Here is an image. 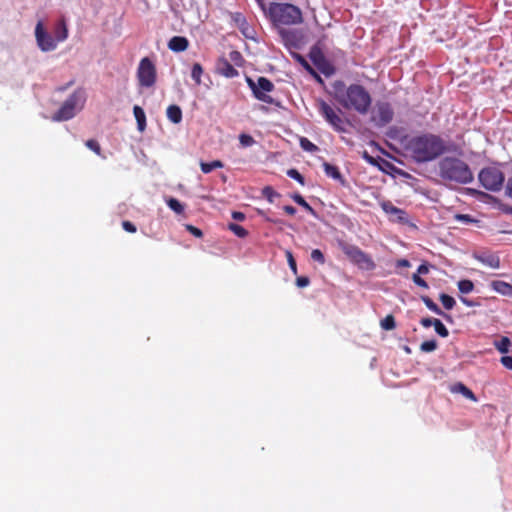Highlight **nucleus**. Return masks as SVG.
Returning a JSON list of instances; mask_svg holds the SVG:
<instances>
[{"instance_id":"nucleus-1","label":"nucleus","mask_w":512,"mask_h":512,"mask_svg":"<svg viewBox=\"0 0 512 512\" xmlns=\"http://www.w3.org/2000/svg\"><path fill=\"white\" fill-rule=\"evenodd\" d=\"M335 99L346 110H352L360 115H366L372 105V96L368 89L358 83L346 85L338 80L333 83Z\"/></svg>"},{"instance_id":"nucleus-2","label":"nucleus","mask_w":512,"mask_h":512,"mask_svg":"<svg viewBox=\"0 0 512 512\" xmlns=\"http://www.w3.org/2000/svg\"><path fill=\"white\" fill-rule=\"evenodd\" d=\"M405 148L416 162L424 163L442 155L446 151V144L440 136L426 133L412 137Z\"/></svg>"},{"instance_id":"nucleus-3","label":"nucleus","mask_w":512,"mask_h":512,"mask_svg":"<svg viewBox=\"0 0 512 512\" xmlns=\"http://www.w3.org/2000/svg\"><path fill=\"white\" fill-rule=\"evenodd\" d=\"M438 175L445 182L459 185L469 184L474 179L469 165L464 160L454 156H446L439 161Z\"/></svg>"},{"instance_id":"nucleus-4","label":"nucleus","mask_w":512,"mask_h":512,"mask_svg":"<svg viewBox=\"0 0 512 512\" xmlns=\"http://www.w3.org/2000/svg\"><path fill=\"white\" fill-rule=\"evenodd\" d=\"M260 9L270 19L280 25H297L303 22L302 11L299 7L290 3L272 2L269 5L265 0H255Z\"/></svg>"},{"instance_id":"nucleus-5","label":"nucleus","mask_w":512,"mask_h":512,"mask_svg":"<svg viewBox=\"0 0 512 512\" xmlns=\"http://www.w3.org/2000/svg\"><path fill=\"white\" fill-rule=\"evenodd\" d=\"M315 106L318 113L334 131L338 133L349 132V128L352 127V123L344 116V113L340 108L329 104L323 99H317Z\"/></svg>"},{"instance_id":"nucleus-6","label":"nucleus","mask_w":512,"mask_h":512,"mask_svg":"<svg viewBox=\"0 0 512 512\" xmlns=\"http://www.w3.org/2000/svg\"><path fill=\"white\" fill-rule=\"evenodd\" d=\"M86 101V94L82 88L76 89L68 99L64 101L59 110L52 116L54 121H67L72 119L77 110H81Z\"/></svg>"},{"instance_id":"nucleus-7","label":"nucleus","mask_w":512,"mask_h":512,"mask_svg":"<svg viewBox=\"0 0 512 512\" xmlns=\"http://www.w3.org/2000/svg\"><path fill=\"white\" fill-rule=\"evenodd\" d=\"M249 88L252 90L254 97L267 104H273L274 99L268 94L274 90V84L266 77H258L255 82L253 79L247 77L246 79Z\"/></svg>"},{"instance_id":"nucleus-8","label":"nucleus","mask_w":512,"mask_h":512,"mask_svg":"<svg viewBox=\"0 0 512 512\" xmlns=\"http://www.w3.org/2000/svg\"><path fill=\"white\" fill-rule=\"evenodd\" d=\"M481 185L490 191L501 190L505 177L503 172L496 167L483 168L478 175Z\"/></svg>"},{"instance_id":"nucleus-9","label":"nucleus","mask_w":512,"mask_h":512,"mask_svg":"<svg viewBox=\"0 0 512 512\" xmlns=\"http://www.w3.org/2000/svg\"><path fill=\"white\" fill-rule=\"evenodd\" d=\"M341 249L349 260L361 269L373 270L375 263L372 258L362 251L358 246L351 244H342Z\"/></svg>"},{"instance_id":"nucleus-10","label":"nucleus","mask_w":512,"mask_h":512,"mask_svg":"<svg viewBox=\"0 0 512 512\" xmlns=\"http://www.w3.org/2000/svg\"><path fill=\"white\" fill-rule=\"evenodd\" d=\"M137 78L139 85L142 87H152L156 82V68L154 63L148 58L144 57L140 60Z\"/></svg>"},{"instance_id":"nucleus-11","label":"nucleus","mask_w":512,"mask_h":512,"mask_svg":"<svg viewBox=\"0 0 512 512\" xmlns=\"http://www.w3.org/2000/svg\"><path fill=\"white\" fill-rule=\"evenodd\" d=\"M393 116L394 111L388 102H377L371 115V121L376 126L383 127L392 121Z\"/></svg>"},{"instance_id":"nucleus-12","label":"nucleus","mask_w":512,"mask_h":512,"mask_svg":"<svg viewBox=\"0 0 512 512\" xmlns=\"http://www.w3.org/2000/svg\"><path fill=\"white\" fill-rule=\"evenodd\" d=\"M35 37L39 48L44 52L52 51L57 46L56 40L44 30L41 21L35 27Z\"/></svg>"},{"instance_id":"nucleus-13","label":"nucleus","mask_w":512,"mask_h":512,"mask_svg":"<svg viewBox=\"0 0 512 512\" xmlns=\"http://www.w3.org/2000/svg\"><path fill=\"white\" fill-rule=\"evenodd\" d=\"M310 58L312 62L324 73L326 76H329L334 73V68L332 65L325 59L324 55L320 50L313 48L310 53Z\"/></svg>"},{"instance_id":"nucleus-14","label":"nucleus","mask_w":512,"mask_h":512,"mask_svg":"<svg viewBox=\"0 0 512 512\" xmlns=\"http://www.w3.org/2000/svg\"><path fill=\"white\" fill-rule=\"evenodd\" d=\"M310 58L312 62L324 73L326 76H329L334 73V68L332 65L325 59L324 55L320 50L313 48L310 53Z\"/></svg>"},{"instance_id":"nucleus-15","label":"nucleus","mask_w":512,"mask_h":512,"mask_svg":"<svg viewBox=\"0 0 512 512\" xmlns=\"http://www.w3.org/2000/svg\"><path fill=\"white\" fill-rule=\"evenodd\" d=\"M216 71L226 78H234L239 75L238 70L224 57L218 59Z\"/></svg>"},{"instance_id":"nucleus-16","label":"nucleus","mask_w":512,"mask_h":512,"mask_svg":"<svg viewBox=\"0 0 512 512\" xmlns=\"http://www.w3.org/2000/svg\"><path fill=\"white\" fill-rule=\"evenodd\" d=\"M189 47V41L184 36H173L168 42V48L173 52H183Z\"/></svg>"},{"instance_id":"nucleus-17","label":"nucleus","mask_w":512,"mask_h":512,"mask_svg":"<svg viewBox=\"0 0 512 512\" xmlns=\"http://www.w3.org/2000/svg\"><path fill=\"white\" fill-rule=\"evenodd\" d=\"M450 391L452 393L462 394L465 398H467V399H469L471 401H474V402L477 401V397L475 396L473 391L471 389H469L466 385H464L461 382H457V383L453 384L450 387Z\"/></svg>"},{"instance_id":"nucleus-18","label":"nucleus","mask_w":512,"mask_h":512,"mask_svg":"<svg viewBox=\"0 0 512 512\" xmlns=\"http://www.w3.org/2000/svg\"><path fill=\"white\" fill-rule=\"evenodd\" d=\"M323 168H324V172L325 174L334 179V180H337L339 181L341 184H344L345 183V179L343 178L341 172L339 171L338 167L335 166V165H332L328 162H324L323 163Z\"/></svg>"},{"instance_id":"nucleus-19","label":"nucleus","mask_w":512,"mask_h":512,"mask_svg":"<svg viewBox=\"0 0 512 512\" xmlns=\"http://www.w3.org/2000/svg\"><path fill=\"white\" fill-rule=\"evenodd\" d=\"M421 300L423 301V303L425 304V306L432 312H434L435 314L437 315H440L442 317H444L446 320L448 321H451V316L444 313L440 308L439 306L428 296L426 295H422L421 297Z\"/></svg>"},{"instance_id":"nucleus-20","label":"nucleus","mask_w":512,"mask_h":512,"mask_svg":"<svg viewBox=\"0 0 512 512\" xmlns=\"http://www.w3.org/2000/svg\"><path fill=\"white\" fill-rule=\"evenodd\" d=\"M232 20L237 25V27L241 30V32L249 37V25L245 16L242 13L236 12L231 15Z\"/></svg>"},{"instance_id":"nucleus-21","label":"nucleus","mask_w":512,"mask_h":512,"mask_svg":"<svg viewBox=\"0 0 512 512\" xmlns=\"http://www.w3.org/2000/svg\"><path fill=\"white\" fill-rule=\"evenodd\" d=\"M381 207L387 214L395 215L401 221L405 219V215H406L405 211L394 206L391 202L385 201V202L381 203Z\"/></svg>"},{"instance_id":"nucleus-22","label":"nucleus","mask_w":512,"mask_h":512,"mask_svg":"<svg viewBox=\"0 0 512 512\" xmlns=\"http://www.w3.org/2000/svg\"><path fill=\"white\" fill-rule=\"evenodd\" d=\"M167 118L174 124L182 121V110L177 105H170L166 110Z\"/></svg>"},{"instance_id":"nucleus-23","label":"nucleus","mask_w":512,"mask_h":512,"mask_svg":"<svg viewBox=\"0 0 512 512\" xmlns=\"http://www.w3.org/2000/svg\"><path fill=\"white\" fill-rule=\"evenodd\" d=\"M56 42H62L68 37V28L64 20H60L54 30Z\"/></svg>"},{"instance_id":"nucleus-24","label":"nucleus","mask_w":512,"mask_h":512,"mask_svg":"<svg viewBox=\"0 0 512 512\" xmlns=\"http://www.w3.org/2000/svg\"><path fill=\"white\" fill-rule=\"evenodd\" d=\"M133 113L137 121L138 130L141 132L144 131L146 128V116L144 110L140 106L135 105Z\"/></svg>"},{"instance_id":"nucleus-25","label":"nucleus","mask_w":512,"mask_h":512,"mask_svg":"<svg viewBox=\"0 0 512 512\" xmlns=\"http://www.w3.org/2000/svg\"><path fill=\"white\" fill-rule=\"evenodd\" d=\"M292 200L298 205L302 206L306 211L310 214L315 215V210L312 206L303 198L299 193H294L291 195Z\"/></svg>"},{"instance_id":"nucleus-26","label":"nucleus","mask_w":512,"mask_h":512,"mask_svg":"<svg viewBox=\"0 0 512 512\" xmlns=\"http://www.w3.org/2000/svg\"><path fill=\"white\" fill-rule=\"evenodd\" d=\"M224 166L223 162L220 161V160H214L212 162H201L200 163V168H201V171L205 174H208L210 172H212L214 169H217V168H222Z\"/></svg>"},{"instance_id":"nucleus-27","label":"nucleus","mask_w":512,"mask_h":512,"mask_svg":"<svg viewBox=\"0 0 512 512\" xmlns=\"http://www.w3.org/2000/svg\"><path fill=\"white\" fill-rule=\"evenodd\" d=\"M168 207L177 214L184 212V205L176 198L170 197L166 200Z\"/></svg>"},{"instance_id":"nucleus-28","label":"nucleus","mask_w":512,"mask_h":512,"mask_svg":"<svg viewBox=\"0 0 512 512\" xmlns=\"http://www.w3.org/2000/svg\"><path fill=\"white\" fill-rule=\"evenodd\" d=\"M203 75V67L200 63H194L191 70V77L197 85L201 84V76Z\"/></svg>"},{"instance_id":"nucleus-29","label":"nucleus","mask_w":512,"mask_h":512,"mask_svg":"<svg viewBox=\"0 0 512 512\" xmlns=\"http://www.w3.org/2000/svg\"><path fill=\"white\" fill-rule=\"evenodd\" d=\"M457 286L462 294H468L474 289V283L469 279L460 280Z\"/></svg>"},{"instance_id":"nucleus-30","label":"nucleus","mask_w":512,"mask_h":512,"mask_svg":"<svg viewBox=\"0 0 512 512\" xmlns=\"http://www.w3.org/2000/svg\"><path fill=\"white\" fill-rule=\"evenodd\" d=\"M439 300L441 301L444 308L447 310L453 309V307L456 304L455 299L452 296L445 293H441L439 295Z\"/></svg>"},{"instance_id":"nucleus-31","label":"nucleus","mask_w":512,"mask_h":512,"mask_svg":"<svg viewBox=\"0 0 512 512\" xmlns=\"http://www.w3.org/2000/svg\"><path fill=\"white\" fill-rule=\"evenodd\" d=\"M228 229L240 238H245L248 235V231L244 227L235 223H229Z\"/></svg>"},{"instance_id":"nucleus-32","label":"nucleus","mask_w":512,"mask_h":512,"mask_svg":"<svg viewBox=\"0 0 512 512\" xmlns=\"http://www.w3.org/2000/svg\"><path fill=\"white\" fill-rule=\"evenodd\" d=\"M381 328L384 330H393L396 327L395 318L393 315H387L380 322Z\"/></svg>"},{"instance_id":"nucleus-33","label":"nucleus","mask_w":512,"mask_h":512,"mask_svg":"<svg viewBox=\"0 0 512 512\" xmlns=\"http://www.w3.org/2000/svg\"><path fill=\"white\" fill-rule=\"evenodd\" d=\"M262 195L267 199L269 203H273L274 198L280 196V194L276 192L271 186L264 187L262 189Z\"/></svg>"},{"instance_id":"nucleus-34","label":"nucleus","mask_w":512,"mask_h":512,"mask_svg":"<svg viewBox=\"0 0 512 512\" xmlns=\"http://www.w3.org/2000/svg\"><path fill=\"white\" fill-rule=\"evenodd\" d=\"M300 146L303 150L307 152H316L318 151V146H316L314 143H312L308 138L302 137L300 139Z\"/></svg>"},{"instance_id":"nucleus-35","label":"nucleus","mask_w":512,"mask_h":512,"mask_svg":"<svg viewBox=\"0 0 512 512\" xmlns=\"http://www.w3.org/2000/svg\"><path fill=\"white\" fill-rule=\"evenodd\" d=\"M433 327L439 336L443 338L448 337L449 331L439 319H435Z\"/></svg>"},{"instance_id":"nucleus-36","label":"nucleus","mask_w":512,"mask_h":512,"mask_svg":"<svg viewBox=\"0 0 512 512\" xmlns=\"http://www.w3.org/2000/svg\"><path fill=\"white\" fill-rule=\"evenodd\" d=\"M437 341L436 340H428V341H424L422 342V344L420 345V350L422 352H426V353H429V352H432L434 350L437 349Z\"/></svg>"},{"instance_id":"nucleus-37","label":"nucleus","mask_w":512,"mask_h":512,"mask_svg":"<svg viewBox=\"0 0 512 512\" xmlns=\"http://www.w3.org/2000/svg\"><path fill=\"white\" fill-rule=\"evenodd\" d=\"M230 61L233 62L236 66L241 67L244 63V58L239 51H231L229 53Z\"/></svg>"},{"instance_id":"nucleus-38","label":"nucleus","mask_w":512,"mask_h":512,"mask_svg":"<svg viewBox=\"0 0 512 512\" xmlns=\"http://www.w3.org/2000/svg\"><path fill=\"white\" fill-rule=\"evenodd\" d=\"M239 142L243 147H249L255 143V140L251 135L242 133L239 135Z\"/></svg>"},{"instance_id":"nucleus-39","label":"nucleus","mask_w":512,"mask_h":512,"mask_svg":"<svg viewBox=\"0 0 512 512\" xmlns=\"http://www.w3.org/2000/svg\"><path fill=\"white\" fill-rule=\"evenodd\" d=\"M287 175H288L290 178H292V179L296 180V181H297L298 183H300L301 185H304V184H305V179H304V177L299 173V171H298V170L293 169V168H292V169H289V170L287 171Z\"/></svg>"},{"instance_id":"nucleus-40","label":"nucleus","mask_w":512,"mask_h":512,"mask_svg":"<svg viewBox=\"0 0 512 512\" xmlns=\"http://www.w3.org/2000/svg\"><path fill=\"white\" fill-rule=\"evenodd\" d=\"M311 259L319 264L325 263V256L320 249H313L311 252Z\"/></svg>"},{"instance_id":"nucleus-41","label":"nucleus","mask_w":512,"mask_h":512,"mask_svg":"<svg viewBox=\"0 0 512 512\" xmlns=\"http://www.w3.org/2000/svg\"><path fill=\"white\" fill-rule=\"evenodd\" d=\"M85 145L92 151H94L97 155L101 154V147L99 143L94 139H89L86 141Z\"/></svg>"},{"instance_id":"nucleus-42","label":"nucleus","mask_w":512,"mask_h":512,"mask_svg":"<svg viewBox=\"0 0 512 512\" xmlns=\"http://www.w3.org/2000/svg\"><path fill=\"white\" fill-rule=\"evenodd\" d=\"M286 257H287V260H288V264H289V267L291 268V270L293 271L294 274H297V264H296V261L293 257V254L291 251H286Z\"/></svg>"},{"instance_id":"nucleus-43","label":"nucleus","mask_w":512,"mask_h":512,"mask_svg":"<svg viewBox=\"0 0 512 512\" xmlns=\"http://www.w3.org/2000/svg\"><path fill=\"white\" fill-rule=\"evenodd\" d=\"M412 280L419 287H422L424 289H428L429 288L428 283L421 276H419L418 274H413L412 275Z\"/></svg>"},{"instance_id":"nucleus-44","label":"nucleus","mask_w":512,"mask_h":512,"mask_svg":"<svg viewBox=\"0 0 512 512\" xmlns=\"http://www.w3.org/2000/svg\"><path fill=\"white\" fill-rule=\"evenodd\" d=\"M185 227H186V230L188 232H190L193 236H195L197 238H201L203 236V232L199 228H197L191 224H186Z\"/></svg>"},{"instance_id":"nucleus-45","label":"nucleus","mask_w":512,"mask_h":512,"mask_svg":"<svg viewBox=\"0 0 512 512\" xmlns=\"http://www.w3.org/2000/svg\"><path fill=\"white\" fill-rule=\"evenodd\" d=\"M510 341L507 337L502 338L501 342L497 345V349L501 353H506L509 349Z\"/></svg>"},{"instance_id":"nucleus-46","label":"nucleus","mask_w":512,"mask_h":512,"mask_svg":"<svg viewBox=\"0 0 512 512\" xmlns=\"http://www.w3.org/2000/svg\"><path fill=\"white\" fill-rule=\"evenodd\" d=\"M484 263L492 268H499L500 260L498 257L490 256L487 260H483Z\"/></svg>"},{"instance_id":"nucleus-47","label":"nucleus","mask_w":512,"mask_h":512,"mask_svg":"<svg viewBox=\"0 0 512 512\" xmlns=\"http://www.w3.org/2000/svg\"><path fill=\"white\" fill-rule=\"evenodd\" d=\"M122 227L125 231L129 233H135L137 231L136 226L128 220L122 222Z\"/></svg>"},{"instance_id":"nucleus-48","label":"nucleus","mask_w":512,"mask_h":512,"mask_svg":"<svg viewBox=\"0 0 512 512\" xmlns=\"http://www.w3.org/2000/svg\"><path fill=\"white\" fill-rule=\"evenodd\" d=\"M429 270H430V266L428 263H422L421 265H419V267L417 268V272L415 274H418L419 276L420 275H426L429 273Z\"/></svg>"},{"instance_id":"nucleus-49","label":"nucleus","mask_w":512,"mask_h":512,"mask_svg":"<svg viewBox=\"0 0 512 512\" xmlns=\"http://www.w3.org/2000/svg\"><path fill=\"white\" fill-rule=\"evenodd\" d=\"M500 362L505 368L512 370V356H502Z\"/></svg>"},{"instance_id":"nucleus-50","label":"nucleus","mask_w":512,"mask_h":512,"mask_svg":"<svg viewBox=\"0 0 512 512\" xmlns=\"http://www.w3.org/2000/svg\"><path fill=\"white\" fill-rule=\"evenodd\" d=\"M310 283V280L308 277L301 276L296 279V285L300 288L308 286Z\"/></svg>"},{"instance_id":"nucleus-51","label":"nucleus","mask_w":512,"mask_h":512,"mask_svg":"<svg viewBox=\"0 0 512 512\" xmlns=\"http://www.w3.org/2000/svg\"><path fill=\"white\" fill-rule=\"evenodd\" d=\"M436 318H422L420 323L423 327L429 328L434 325Z\"/></svg>"},{"instance_id":"nucleus-52","label":"nucleus","mask_w":512,"mask_h":512,"mask_svg":"<svg viewBox=\"0 0 512 512\" xmlns=\"http://www.w3.org/2000/svg\"><path fill=\"white\" fill-rule=\"evenodd\" d=\"M232 218L237 221H243L245 219V214L239 211H233Z\"/></svg>"},{"instance_id":"nucleus-53","label":"nucleus","mask_w":512,"mask_h":512,"mask_svg":"<svg viewBox=\"0 0 512 512\" xmlns=\"http://www.w3.org/2000/svg\"><path fill=\"white\" fill-rule=\"evenodd\" d=\"M506 195L512 199V178H509L507 181Z\"/></svg>"},{"instance_id":"nucleus-54","label":"nucleus","mask_w":512,"mask_h":512,"mask_svg":"<svg viewBox=\"0 0 512 512\" xmlns=\"http://www.w3.org/2000/svg\"><path fill=\"white\" fill-rule=\"evenodd\" d=\"M283 210L285 211V213H287L288 215H291V216L295 215V213H296V209L291 205H285L283 207Z\"/></svg>"},{"instance_id":"nucleus-55","label":"nucleus","mask_w":512,"mask_h":512,"mask_svg":"<svg viewBox=\"0 0 512 512\" xmlns=\"http://www.w3.org/2000/svg\"><path fill=\"white\" fill-rule=\"evenodd\" d=\"M397 267H409L410 262L407 259H399L396 262Z\"/></svg>"},{"instance_id":"nucleus-56","label":"nucleus","mask_w":512,"mask_h":512,"mask_svg":"<svg viewBox=\"0 0 512 512\" xmlns=\"http://www.w3.org/2000/svg\"><path fill=\"white\" fill-rule=\"evenodd\" d=\"M461 302H462L464 305L468 306V307H474V306H476V303H475L474 301L469 300V299L464 298V297H461Z\"/></svg>"},{"instance_id":"nucleus-57","label":"nucleus","mask_w":512,"mask_h":512,"mask_svg":"<svg viewBox=\"0 0 512 512\" xmlns=\"http://www.w3.org/2000/svg\"><path fill=\"white\" fill-rule=\"evenodd\" d=\"M457 218L460 219V220H463L465 222H471L472 221L470 216L466 215V214L457 215Z\"/></svg>"},{"instance_id":"nucleus-58","label":"nucleus","mask_w":512,"mask_h":512,"mask_svg":"<svg viewBox=\"0 0 512 512\" xmlns=\"http://www.w3.org/2000/svg\"><path fill=\"white\" fill-rule=\"evenodd\" d=\"M266 220L269 221V222L275 223V224L280 222L279 220H274V219H272L270 217H266Z\"/></svg>"},{"instance_id":"nucleus-59","label":"nucleus","mask_w":512,"mask_h":512,"mask_svg":"<svg viewBox=\"0 0 512 512\" xmlns=\"http://www.w3.org/2000/svg\"><path fill=\"white\" fill-rule=\"evenodd\" d=\"M66 89V87H60L58 90L59 91H64Z\"/></svg>"}]
</instances>
